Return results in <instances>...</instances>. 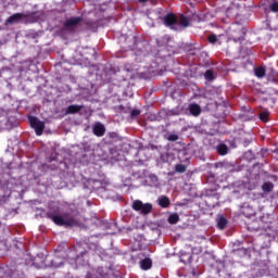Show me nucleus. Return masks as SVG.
I'll list each match as a JSON object with an SVG mask.
<instances>
[{
	"mask_svg": "<svg viewBox=\"0 0 278 278\" xmlns=\"http://www.w3.org/2000/svg\"><path fill=\"white\" fill-rule=\"evenodd\" d=\"M48 217L51 218L52 223L59 227L79 226V219H77V217L73 216L71 213L58 214L49 212Z\"/></svg>",
	"mask_w": 278,
	"mask_h": 278,
	"instance_id": "1",
	"label": "nucleus"
},
{
	"mask_svg": "<svg viewBox=\"0 0 278 278\" xmlns=\"http://www.w3.org/2000/svg\"><path fill=\"white\" fill-rule=\"evenodd\" d=\"M163 23L165 27H169V29H174L175 31L190 25L188 17L180 15L179 18H177V15L173 13L166 14L163 18Z\"/></svg>",
	"mask_w": 278,
	"mask_h": 278,
	"instance_id": "2",
	"label": "nucleus"
},
{
	"mask_svg": "<svg viewBox=\"0 0 278 278\" xmlns=\"http://www.w3.org/2000/svg\"><path fill=\"white\" fill-rule=\"evenodd\" d=\"M132 210H135V212H140V214H151L153 205L151 203H142V201L136 200L132 202Z\"/></svg>",
	"mask_w": 278,
	"mask_h": 278,
	"instance_id": "3",
	"label": "nucleus"
},
{
	"mask_svg": "<svg viewBox=\"0 0 278 278\" xmlns=\"http://www.w3.org/2000/svg\"><path fill=\"white\" fill-rule=\"evenodd\" d=\"M28 121H29L30 127L35 129V132L37 134V136H42V132L45 131V122H40L38 117H34V116H30Z\"/></svg>",
	"mask_w": 278,
	"mask_h": 278,
	"instance_id": "4",
	"label": "nucleus"
},
{
	"mask_svg": "<svg viewBox=\"0 0 278 278\" xmlns=\"http://www.w3.org/2000/svg\"><path fill=\"white\" fill-rule=\"evenodd\" d=\"M92 131L94 136H98V138H102V136H105V126L101 123H96L92 127Z\"/></svg>",
	"mask_w": 278,
	"mask_h": 278,
	"instance_id": "5",
	"label": "nucleus"
},
{
	"mask_svg": "<svg viewBox=\"0 0 278 278\" xmlns=\"http://www.w3.org/2000/svg\"><path fill=\"white\" fill-rule=\"evenodd\" d=\"M22 18H23V14H22V13H15V14L11 15V16L7 20L5 24H7V25H14V23H20V21H21Z\"/></svg>",
	"mask_w": 278,
	"mask_h": 278,
	"instance_id": "6",
	"label": "nucleus"
},
{
	"mask_svg": "<svg viewBox=\"0 0 278 278\" xmlns=\"http://www.w3.org/2000/svg\"><path fill=\"white\" fill-rule=\"evenodd\" d=\"M84 110L83 105L72 104L66 109V114H77V112H81Z\"/></svg>",
	"mask_w": 278,
	"mask_h": 278,
	"instance_id": "7",
	"label": "nucleus"
},
{
	"mask_svg": "<svg viewBox=\"0 0 278 278\" xmlns=\"http://www.w3.org/2000/svg\"><path fill=\"white\" fill-rule=\"evenodd\" d=\"M189 112H190V114H192V116H199L201 114V106L195 103L190 104Z\"/></svg>",
	"mask_w": 278,
	"mask_h": 278,
	"instance_id": "8",
	"label": "nucleus"
},
{
	"mask_svg": "<svg viewBox=\"0 0 278 278\" xmlns=\"http://www.w3.org/2000/svg\"><path fill=\"white\" fill-rule=\"evenodd\" d=\"M81 23V17H72L65 22V27H75Z\"/></svg>",
	"mask_w": 278,
	"mask_h": 278,
	"instance_id": "9",
	"label": "nucleus"
},
{
	"mask_svg": "<svg viewBox=\"0 0 278 278\" xmlns=\"http://www.w3.org/2000/svg\"><path fill=\"white\" fill-rule=\"evenodd\" d=\"M157 203L161 207H168V205H170V200L166 195H161L157 199Z\"/></svg>",
	"mask_w": 278,
	"mask_h": 278,
	"instance_id": "10",
	"label": "nucleus"
},
{
	"mask_svg": "<svg viewBox=\"0 0 278 278\" xmlns=\"http://www.w3.org/2000/svg\"><path fill=\"white\" fill-rule=\"evenodd\" d=\"M151 266H153V262L151 261V258H144L140 262V267L142 268V270H149Z\"/></svg>",
	"mask_w": 278,
	"mask_h": 278,
	"instance_id": "11",
	"label": "nucleus"
},
{
	"mask_svg": "<svg viewBox=\"0 0 278 278\" xmlns=\"http://www.w3.org/2000/svg\"><path fill=\"white\" fill-rule=\"evenodd\" d=\"M254 73H255L256 77L262 79V78L266 77V67H264V66L256 67L254 70Z\"/></svg>",
	"mask_w": 278,
	"mask_h": 278,
	"instance_id": "12",
	"label": "nucleus"
},
{
	"mask_svg": "<svg viewBox=\"0 0 278 278\" xmlns=\"http://www.w3.org/2000/svg\"><path fill=\"white\" fill-rule=\"evenodd\" d=\"M216 151L219 155H227V151H229V148H227V144L220 143L217 146Z\"/></svg>",
	"mask_w": 278,
	"mask_h": 278,
	"instance_id": "13",
	"label": "nucleus"
},
{
	"mask_svg": "<svg viewBox=\"0 0 278 278\" xmlns=\"http://www.w3.org/2000/svg\"><path fill=\"white\" fill-rule=\"evenodd\" d=\"M274 188H275V185L273 182H270V181L265 182L262 186L263 192H273Z\"/></svg>",
	"mask_w": 278,
	"mask_h": 278,
	"instance_id": "14",
	"label": "nucleus"
},
{
	"mask_svg": "<svg viewBox=\"0 0 278 278\" xmlns=\"http://www.w3.org/2000/svg\"><path fill=\"white\" fill-rule=\"evenodd\" d=\"M168 223L169 225H177V223H179V214L177 213L170 214L168 217Z\"/></svg>",
	"mask_w": 278,
	"mask_h": 278,
	"instance_id": "15",
	"label": "nucleus"
},
{
	"mask_svg": "<svg viewBox=\"0 0 278 278\" xmlns=\"http://www.w3.org/2000/svg\"><path fill=\"white\" fill-rule=\"evenodd\" d=\"M217 227H218V229H225V227H227V218L219 217L217 219Z\"/></svg>",
	"mask_w": 278,
	"mask_h": 278,
	"instance_id": "16",
	"label": "nucleus"
},
{
	"mask_svg": "<svg viewBox=\"0 0 278 278\" xmlns=\"http://www.w3.org/2000/svg\"><path fill=\"white\" fill-rule=\"evenodd\" d=\"M51 266H53L54 268H60V266H64V262L60 261V258L58 256H55L51 261Z\"/></svg>",
	"mask_w": 278,
	"mask_h": 278,
	"instance_id": "17",
	"label": "nucleus"
},
{
	"mask_svg": "<svg viewBox=\"0 0 278 278\" xmlns=\"http://www.w3.org/2000/svg\"><path fill=\"white\" fill-rule=\"evenodd\" d=\"M269 116L270 113L268 111H263L260 113V119L263 121V123H267Z\"/></svg>",
	"mask_w": 278,
	"mask_h": 278,
	"instance_id": "18",
	"label": "nucleus"
},
{
	"mask_svg": "<svg viewBox=\"0 0 278 278\" xmlns=\"http://www.w3.org/2000/svg\"><path fill=\"white\" fill-rule=\"evenodd\" d=\"M204 77L207 81H212V79H214V72H212V70L206 71Z\"/></svg>",
	"mask_w": 278,
	"mask_h": 278,
	"instance_id": "19",
	"label": "nucleus"
},
{
	"mask_svg": "<svg viewBox=\"0 0 278 278\" xmlns=\"http://www.w3.org/2000/svg\"><path fill=\"white\" fill-rule=\"evenodd\" d=\"M167 140H169V142H177V140H179V136L175 134H169L167 135Z\"/></svg>",
	"mask_w": 278,
	"mask_h": 278,
	"instance_id": "20",
	"label": "nucleus"
},
{
	"mask_svg": "<svg viewBox=\"0 0 278 278\" xmlns=\"http://www.w3.org/2000/svg\"><path fill=\"white\" fill-rule=\"evenodd\" d=\"M175 170H176V173H186V165H184V164H177V165L175 166Z\"/></svg>",
	"mask_w": 278,
	"mask_h": 278,
	"instance_id": "21",
	"label": "nucleus"
},
{
	"mask_svg": "<svg viewBox=\"0 0 278 278\" xmlns=\"http://www.w3.org/2000/svg\"><path fill=\"white\" fill-rule=\"evenodd\" d=\"M207 39L211 45H215V42H218V37H216V35H210Z\"/></svg>",
	"mask_w": 278,
	"mask_h": 278,
	"instance_id": "22",
	"label": "nucleus"
},
{
	"mask_svg": "<svg viewBox=\"0 0 278 278\" xmlns=\"http://www.w3.org/2000/svg\"><path fill=\"white\" fill-rule=\"evenodd\" d=\"M269 8L271 12H278V1H275L274 3H271Z\"/></svg>",
	"mask_w": 278,
	"mask_h": 278,
	"instance_id": "23",
	"label": "nucleus"
},
{
	"mask_svg": "<svg viewBox=\"0 0 278 278\" xmlns=\"http://www.w3.org/2000/svg\"><path fill=\"white\" fill-rule=\"evenodd\" d=\"M131 116H140V112L138 110H132Z\"/></svg>",
	"mask_w": 278,
	"mask_h": 278,
	"instance_id": "24",
	"label": "nucleus"
},
{
	"mask_svg": "<svg viewBox=\"0 0 278 278\" xmlns=\"http://www.w3.org/2000/svg\"><path fill=\"white\" fill-rule=\"evenodd\" d=\"M4 114H5V110L0 109V116H4Z\"/></svg>",
	"mask_w": 278,
	"mask_h": 278,
	"instance_id": "25",
	"label": "nucleus"
},
{
	"mask_svg": "<svg viewBox=\"0 0 278 278\" xmlns=\"http://www.w3.org/2000/svg\"><path fill=\"white\" fill-rule=\"evenodd\" d=\"M141 3H144V1H147V0H139Z\"/></svg>",
	"mask_w": 278,
	"mask_h": 278,
	"instance_id": "26",
	"label": "nucleus"
},
{
	"mask_svg": "<svg viewBox=\"0 0 278 278\" xmlns=\"http://www.w3.org/2000/svg\"><path fill=\"white\" fill-rule=\"evenodd\" d=\"M87 278H92V277H90V274H88V275H87Z\"/></svg>",
	"mask_w": 278,
	"mask_h": 278,
	"instance_id": "27",
	"label": "nucleus"
},
{
	"mask_svg": "<svg viewBox=\"0 0 278 278\" xmlns=\"http://www.w3.org/2000/svg\"><path fill=\"white\" fill-rule=\"evenodd\" d=\"M243 214H247V211H245V210H243Z\"/></svg>",
	"mask_w": 278,
	"mask_h": 278,
	"instance_id": "28",
	"label": "nucleus"
}]
</instances>
